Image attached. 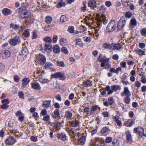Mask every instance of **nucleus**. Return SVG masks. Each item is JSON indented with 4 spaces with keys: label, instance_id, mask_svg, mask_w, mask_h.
Segmentation results:
<instances>
[{
    "label": "nucleus",
    "instance_id": "56",
    "mask_svg": "<svg viewBox=\"0 0 146 146\" xmlns=\"http://www.w3.org/2000/svg\"><path fill=\"white\" fill-rule=\"evenodd\" d=\"M18 95L20 98L24 99V94L22 92H20L18 93Z\"/></svg>",
    "mask_w": 146,
    "mask_h": 146
},
{
    "label": "nucleus",
    "instance_id": "24",
    "mask_svg": "<svg viewBox=\"0 0 146 146\" xmlns=\"http://www.w3.org/2000/svg\"><path fill=\"white\" fill-rule=\"evenodd\" d=\"M51 106L50 101H45L43 103L42 106L44 108H48Z\"/></svg>",
    "mask_w": 146,
    "mask_h": 146
},
{
    "label": "nucleus",
    "instance_id": "33",
    "mask_svg": "<svg viewBox=\"0 0 146 146\" xmlns=\"http://www.w3.org/2000/svg\"><path fill=\"white\" fill-rule=\"evenodd\" d=\"M59 117V110L58 109H56L53 114V117L54 118L58 117Z\"/></svg>",
    "mask_w": 146,
    "mask_h": 146
},
{
    "label": "nucleus",
    "instance_id": "50",
    "mask_svg": "<svg viewBox=\"0 0 146 146\" xmlns=\"http://www.w3.org/2000/svg\"><path fill=\"white\" fill-rule=\"evenodd\" d=\"M61 51L64 54H67L68 53V50L66 47H62L61 49Z\"/></svg>",
    "mask_w": 146,
    "mask_h": 146
},
{
    "label": "nucleus",
    "instance_id": "54",
    "mask_svg": "<svg viewBox=\"0 0 146 146\" xmlns=\"http://www.w3.org/2000/svg\"><path fill=\"white\" fill-rule=\"evenodd\" d=\"M33 34L32 38L33 39H35L37 38L38 35L36 32L35 31H33Z\"/></svg>",
    "mask_w": 146,
    "mask_h": 146
},
{
    "label": "nucleus",
    "instance_id": "60",
    "mask_svg": "<svg viewBox=\"0 0 146 146\" xmlns=\"http://www.w3.org/2000/svg\"><path fill=\"white\" fill-rule=\"evenodd\" d=\"M85 41L87 42H89L91 41V38L90 37H84Z\"/></svg>",
    "mask_w": 146,
    "mask_h": 146
},
{
    "label": "nucleus",
    "instance_id": "20",
    "mask_svg": "<svg viewBox=\"0 0 146 146\" xmlns=\"http://www.w3.org/2000/svg\"><path fill=\"white\" fill-rule=\"evenodd\" d=\"M2 12L4 15H8L11 14L12 11L11 10L7 8H4L2 10Z\"/></svg>",
    "mask_w": 146,
    "mask_h": 146
},
{
    "label": "nucleus",
    "instance_id": "29",
    "mask_svg": "<svg viewBox=\"0 0 146 146\" xmlns=\"http://www.w3.org/2000/svg\"><path fill=\"white\" fill-rule=\"evenodd\" d=\"M57 137L58 139L62 140L63 141L66 140V136L62 133L58 134Z\"/></svg>",
    "mask_w": 146,
    "mask_h": 146
},
{
    "label": "nucleus",
    "instance_id": "46",
    "mask_svg": "<svg viewBox=\"0 0 146 146\" xmlns=\"http://www.w3.org/2000/svg\"><path fill=\"white\" fill-rule=\"evenodd\" d=\"M121 46L120 44H116L113 47V49L118 50L121 48Z\"/></svg>",
    "mask_w": 146,
    "mask_h": 146
},
{
    "label": "nucleus",
    "instance_id": "42",
    "mask_svg": "<svg viewBox=\"0 0 146 146\" xmlns=\"http://www.w3.org/2000/svg\"><path fill=\"white\" fill-rule=\"evenodd\" d=\"M57 65L61 67H64L65 66L64 63L62 61H56Z\"/></svg>",
    "mask_w": 146,
    "mask_h": 146
},
{
    "label": "nucleus",
    "instance_id": "34",
    "mask_svg": "<svg viewBox=\"0 0 146 146\" xmlns=\"http://www.w3.org/2000/svg\"><path fill=\"white\" fill-rule=\"evenodd\" d=\"M39 80L41 83H47L50 81V80L48 79L45 78L43 77L40 78Z\"/></svg>",
    "mask_w": 146,
    "mask_h": 146
},
{
    "label": "nucleus",
    "instance_id": "7",
    "mask_svg": "<svg viewBox=\"0 0 146 146\" xmlns=\"http://www.w3.org/2000/svg\"><path fill=\"white\" fill-rule=\"evenodd\" d=\"M43 45L41 44L40 45V50L44 53V52L47 51L48 50H51L52 48V45L49 44H45L44 46L42 47Z\"/></svg>",
    "mask_w": 146,
    "mask_h": 146
},
{
    "label": "nucleus",
    "instance_id": "5",
    "mask_svg": "<svg viewBox=\"0 0 146 146\" xmlns=\"http://www.w3.org/2000/svg\"><path fill=\"white\" fill-rule=\"evenodd\" d=\"M21 41L20 37L19 36H16L13 38L10 39L9 42L11 45L15 46L19 44Z\"/></svg>",
    "mask_w": 146,
    "mask_h": 146
},
{
    "label": "nucleus",
    "instance_id": "63",
    "mask_svg": "<svg viewBox=\"0 0 146 146\" xmlns=\"http://www.w3.org/2000/svg\"><path fill=\"white\" fill-rule=\"evenodd\" d=\"M139 46L140 48L143 49L145 48V44L143 43H140L139 44Z\"/></svg>",
    "mask_w": 146,
    "mask_h": 146
},
{
    "label": "nucleus",
    "instance_id": "45",
    "mask_svg": "<svg viewBox=\"0 0 146 146\" xmlns=\"http://www.w3.org/2000/svg\"><path fill=\"white\" fill-rule=\"evenodd\" d=\"M141 35L143 36H146V28H144L140 31Z\"/></svg>",
    "mask_w": 146,
    "mask_h": 146
},
{
    "label": "nucleus",
    "instance_id": "3",
    "mask_svg": "<svg viewBox=\"0 0 146 146\" xmlns=\"http://www.w3.org/2000/svg\"><path fill=\"white\" fill-rule=\"evenodd\" d=\"M117 24L114 21H111L107 26L106 30L108 32H113L116 28Z\"/></svg>",
    "mask_w": 146,
    "mask_h": 146
},
{
    "label": "nucleus",
    "instance_id": "21",
    "mask_svg": "<svg viewBox=\"0 0 146 146\" xmlns=\"http://www.w3.org/2000/svg\"><path fill=\"white\" fill-rule=\"evenodd\" d=\"M98 106H93L91 108V110L90 111V114L91 115H94L96 113V111L98 109Z\"/></svg>",
    "mask_w": 146,
    "mask_h": 146
},
{
    "label": "nucleus",
    "instance_id": "15",
    "mask_svg": "<svg viewBox=\"0 0 146 146\" xmlns=\"http://www.w3.org/2000/svg\"><path fill=\"white\" fill-rule=\"evenodd\" d=\"M16 116L19 118V120L20 121H22L24 120V114L20 111H17L15 113Z\"/></svg>",
    "mask_w": 146,
    "mask_h": 146
},
{
    "label": "nucleus",
    "instance_id": "41",
    "mask_svg": "<svg viewBox=\"0 0 146 146\" xmlns=\"http://www.w3.org/2000/svg\"><path fill=\"white\" fill-rule=\"evenodd\" d=\"M130 96H125L124 99V102L127 104H129L130 103L131 99Z\"/></svg>",
    "mask_w": 146,
    "mask_h": 146
},
{
    "label": "nucleus",
    "instance_id": "55",
    "mask_svg": "<svg viewBox=\"0 0 146 146\" xmlns=\"http://www.w3.org/2000/svg\"><path fill=\"white\" fill-rule=\"evenodd\" d=\"M58 36L56 35H54L53 36L52 38V42L53 43H55L58 40Z\"/></svg>",
    "mask_w": 146,
    "mask_h": 146
},
{
    "label": "nucleus",
    "instance_id": "52",
    "mask_svg": "<svg viewBox=\"0 0 146 146\" xmlns=\"http://www.w3.org/2000/svg\"><path fill=\"white\" fill-rule=\"evenodd\" d=\"M141 81L143 83L145 84L146 83V78L144 75H142Z\"/></svg>",
    "mask_w": 146,
    "mask_h": 146
},
{
    "label": "nucleus",
    "instance_id": "27",
    "mask_svg": "<svg viewBox=\"0 0 146 146\" xmlns=\"http://www.w3.org/2000/svg\"><path fill=\"white\" fill-rule=\"evenodd\" d=\"M68 20V18L66 15H62L60 19V22L62 23H64L67 21Z\"/></svg>",
    "mask_w": 146,
    "mask_h": 146
},
{
    "label": "nucleus",
    "instance_id": "38",
    "mask_svg": "<svg viewBox=\"0 0 146 146\" xmlns=\"http://www.w3.org/2000/svg\"><path fill=\"white\" fill-rule=\"evenodd\" d=\"M9 26L11 28L15 30L18 29L19 28V26L17 25H15L13 23L11 24Z\"/></svg>",
    "mask_w": 146,
    "mask_h": 146
},
{
    "label": "nucleus",
    "instance_id": "40",
    "mask_svg": "<svg viewBox=\"0 0 146 146\" xmlns=\"http://www.w3.org/2000/svg\"><path fill=\"white\" fill-rule=\"evenodd\" d=\"M136 53L139 55H145V51L142 50L140 49H137L135 50Z\"/></svg>",
    "mask_w": 146,
    "mask_h": 146
},
{
    "label": "nucleus",
    "instance_id": "23",
    "mask_svg": "<svg viewBox=\"0 0 146 146\" xmlns=\"http://www.w3.org/2000/svg\"><path fill=\"white\" fill-rule=\"evenodd\" d=\"M53 51L55 53H58L60 51V48L58 45L56 44L53 46Z\"/></svg>",
    "mask_w": 146,
    "mask_h": 146
},
{
    "label": "nucleus",
    "instance_id": "18",
    "mask_svg": "<svg viewBox=\"0 0 146 146\" xmlns=\"http://www.w3.org/2000/svg\"><path fill=\"white\" fill-rule=\"evenodd\" d=\"M135 123V121L132 119L128 120L124 123V125L127 127H131Z\"/></svg>",
    "mask_w": 146,
    "mask_h": 146
},
{
    "label": "nucleus",
    "instance_id": "35",
    "mask_svg": "<svg viewBox=\"0 0 146 146\" xmlns=\"http://www.w3.org/2000/svg\"><path fill=\"white\" fill-rule=\"evenodd\" d=\"M85 141V138L84 137H81L78 141L79 144L83 145L84 144Z\"/></svg>",
    "mask_w": 146,
    "mask_h": 146
},
{
    "label": "nucleus",
    "instance_id": "30",
    "mask_svg": "<svg viewBox=\"0 0 146 146\" xmlns=\"http://www.w3.org/2000/svg\"><path fill=\"white\" fill-rule=\"evenodd\" d=\"M68 31L70 33L76 34L78 33V32L76 31H74V27L73 26H70L68 27Z\"/></svg>",
    "mask_w": 146,
    "mask_h": 146
},
{
    "label": "nucleus",
    "instance_id": "28",
    "mask_svg": "<svg viewBox=\"0 0 146 146\" xmlns=\"http://www.w3.org/2000/svg\"><path fill=\"white\" fill-rule=\"evenodd\" d=\"M76 45H78L80 47H82L83 46V43L80 38L76 39L75 40Z\"/></svg>",
    "mask_w": 146,
    "mask_h": 146
},
{
    "label": "nucleus",
    "instance_id": "57",
    "mask_svg": "<svg viewBox=\"0 0 146 146\" xmlns=\"http://www.w3.org/2000/svg\"><path fill=\"white\" fill-rule=\"evenodd\" d=\"M109 103L112 105L113 102V97H110L108 98Z\"/></svg>",
    "mask_w": 146,
    "mask_h": 146
},
{
    "label": "nucleus",
    "instance_id": "39",
    "mask_svg": "<svg viewBox=\"0 0 146 146\" xmlns=\"http://www.w3.org/2000/svg\"><path fill=\"white\" fill-rule=\"evenodd\" d=\"M83 85L85 87H89L92 85V84L90 81L87 80L86 81H84Z\"/></svg>",
    "mask_w": 146,
    "mask_h": 146
},
{
    "label": "nucleus",
    "instance_id": "26",
    "mask_svg": "<svg viewBox=\"0 0 146 146\" xmlns=\"http://www.w3.org/2000/svg\"><path fill=\"white\" fill-rule=\"evenodd\" d=\"M10 55V52L8 50H6L1 53V55L3 58L9 57Z\"/></svg>",
    "mask_w": 146,
    "mask_h": 146
},
{
    "label": "nucleus",
    "instance_id": "59",
    "mask_svg": "<svg viewBox=\"0 0 146 146\" xmlns=\"http://www.w3.org/2000/svg\"><path fill=\"white\" fill-rule=\"evenodd\" d=\"M5 68V66L2 63H0V72L3 71Z\"/></svg>",
    "mask_w": 146,
    "mask_h": 146
},
{
    "label": "nucleus",
    "instance_id": "22",
    "mask_svg": "<svg viewBox=\"0 0 146 146\" xmlns=\"http://www.w3.org/2000/svg\"><path fill=\"white\" fill-rule=\"evenodd\" d=\"M60 44L63 46H65L67 45L68 42L67 40L64 38H61L60 40Z\"/></svg>",
    "mask_w": 146,
    "mask_h": 146
},
{
    "label": "nucleus",
    "instance_id": "25",
    "mask_svg": "<svg viewBox=\"0 0 146 146\" xmlns=\"http://www.w3.org/2000/svg\"><path fill=\"white\" fill-rule=\"evenodd\" d=\"M61 125V122H56L54 125V129H55L56 130H59L60 129V127Z\"/></svg>",
    "mask_w": 146,
    "mask_h": 146
},
{
    "label": "nucleus",
    "instance_id": "62",
    "mask_svg": "<svg viewBox=\"0 0 146 146\" xmlns=\"http://www.w3.org/2000/svg\"><path fill=\"white\" fill-rule=\"evenodd\" d=\"M131 16V13L130 12H127L125 14V16L126 17L130 18Z\"/></svg>",
    "mask_w": 146,
    "mask_h": 146
},
{
    "label": "nucleus",
    "instance_id": "1",
    "mask_svg": "<svg viewBox=\"0 0 146 146\" xmlns=\"http://www.w3.org/2000/svg\"><path fill=\"white\" fill-rule=\"evenodd\" d=\"M105 18L104 16H100L99 14L96 15V19L97 21V26L94 29L95 33L93 34V37L96 39L97 38L101 32L99 27L101 26L102 23L104 25L107 23V21L104 19Z\"/></svg>",
    "mask_w": 146,
    "mask_h": 146
},
{
    "label": "nucleus",
    "instance_id": "53",
    "mask_svg": "<svg viewBox=\"0 0 146 146\" xmlns=\"http://www.w3.org/2000/svg\"><path fill=\"white\" fill-rule=\"evenodd\" d=\"M108 130V128L107 127H105L101 130V132L102 133H104L107 132Z\"/></svg>",
    "mask_w": 146,
    "mask_h": 146
},
{
    "label": "nucleus",
    "instance_id": "19",
    "mask_svg": "<svg viewBox=\"0 0 146 146\" xmlns=\"http://www.w3.org/2000/svg\"><path fill=\"white\" fill-rule=\"evenodd\" d=\"M69 123H68V124L72 127H75L78 126L79 123V121L76 120H75L72 121H70Z\"/></svg>",
    "mask_w": 146,
    "mask_h": 146
},
{
    "label": "nucleus",
    "instance_id": "32",
    "mask_svg": "<svg viewBox=\"0 0 146 146\" xmlns=\"http://www.w3.org/2000/svg\"><path fill=\"white\" fill-rule=\"evenodd\" d=\"M52 18L50 16H47L45 18V22L47 24H49L52 21Z\"/></svg>",
    "mask_w": 146,
    "mask_h": 146
},
{
    "label": "nucleus",
    "instance_id": "13",
    "mask_svg": "<svg viewBox=\"0 0 146 146\" xmlns=\"http://www.w3.org/2000/svg\"><path fill=\"white\" fill-rule=\"evenodd\" d=\"M98 1V0H90L88 3L89 6L93 9L98 7L96 2Z\"/></svg>",
    "mask_w": 146,
    "mask_h": 146
},
{
    "label": "nucleus",
    "instance_id": "2",
    "mask_svg": "<svg viewBox=\"0 0 146 146\" xmlns=\"http://www.w3.org/2000/svg\"><path fill=\"white\" fill-rule=\"evenodd\" d=\"M121 86L119 85H113L111 86V88L109 86H107L105 88V90L108 91V94L109 95L112 94L113 92L119 90L121 89Z\"/></svg>",
    "mask_w": 146,
    "mask_h": 146
},
{
    "label": "nucleus",
    "instance_id": "4",
    "mask_svg": "<svg viewBox=\"0 0 146 146\" xmlns=\"http://www.w3.org/2000/svg\"><path fill=\"white\" fill-rule=\"evenodd\" d=\"M31 13L29 10L24 9L19 11V15L22 18L25 19L29 17L31 15Z\"/></svg>",
    "mask_w": 146,
    "mask_h": 146
},
{
    "label": "nucleus",
    "instance_id": "8",
    "mask_svg": "<svg viewBox=\"0 0 146 146\" xmlns=\"http://www.w3.org/2000/svg\"><path fill=\"white\" fill-rule=\"evenodd\" d=\"M134 131L135 133H137V134L141 137H142L143 136L146 137V135L144 134V129L142 127H140L139 128H135L134 129Z\"/></svg>",
    "mask_w": 146,
    "mask_h": 146
},
{
    "label": "nucleus",
    "instance_id": "43",
    "mask_svg": "<svg viewBox=\"0 0 146 146\" xmlns=\"http://www.w3.org/2000/svg\"><path fill=\"white\" fill-rule=\"evenodd\" d=\"M102 47L105 49H110L111 47L110 44L107 43H104L102 46Z\"/></svg>",
    "mask_w": 146,
    "mask_h": 146
},
{
    "label": "nucleus",
    "instance_id": "11",
    "mask_svg": "<svg viewBox=\"0 0 146 146\" xmlns=\"http://www.w3.org/2000/svg\"><path fill=\"white\" fill-rule=\"evenodd\" d=\"M126 21L123 18H121L119 20L117 26V28L119 30L121 29L126 23Z\"/></svg>",
    "mask_w": 146,
    "mask_h": 146
},
{
    "label": "nucleus",
    "instance_id": "61",
    "mask_svg": "<svg viewBox=\"0 0 146 146\" xmlns=\"http://www.w3.org/2000/svg\"><path fill=\"white\" fill-rule=\"evenodd\" d=\"M14 79L15 81L18 82L20 80V78L17 76L15 75L14 77Z\"/></svg>",
    "mask_w": 146,
    "mask_h": 146
},
{
    "label": "nucleus",
    "instance_id": "6",
    "mask_svg": "<svg viewBox=\"0 0 146 146\" xmlns=\"http://www.w3.org/2000/svg\"><path fill=\"white\" fill-rule=\"evenodd\" d=\"M36 61L39 64H44L46 61V59L44 55L40 54L37 56Z\"/></svg>",
    "mask_w": 146,
    "mask_h": 146
},
{
    "label": "nucleus",
    "instance_id": "14",
    "mask_svg": "<svg viewBox=\"0 0 146 146\" xmlns=\"http://www.w3.org/2000/svg\"><path fill=\"white\" fill-rule=\"evenodd\" d=\"M16 141L15 139L12 136L9 137L5 141L6 144L12 145L14 144Z\"/></svg>",
    "mask_w": 146,
    "mask_h": 146
},
{
    "label": "nucleus",
    "instance_id": "17",
    "mask_svg": "<svg viewBox=\"0 0 146 146\" xmlns=\"http://www.w3.org/2000/svg\"><path fill=\"white\" fill-rule=\"evenodd\" d=\"M30 80L29 78H23L22 80L23 82L22 83V88H24L28 84Z\"/></svg>",
    "mask_w": 146,
    "mask_h": 146
},
{
    "label": "nucleus",
    "instance_id": "47",
    "mask_svg": "<svg viewBox=\"0 0 146 146\" xmlns=\"http://www.w3.org/2000/svg\"><path fill=\"white\" fill-rule=\"evenodd\" d=\"M121 1L124 6L127 7L129 5L128 3H129V1H128V0H121Z\"/></svg>",
    "mask_w": 146,
    "mask_h": 146
},
{
    "label": "nucleus",
    "instance_id": "51",
    "mask_svg": "<svg viewBox=\"0 0 146 146\" xmlns=\"http://www.w3.org/2000/svg\"><path fill=\"white\" fill-rule=\"evenodd\" d=\"M112 140V138L111 137H107L105 140V142L106 143H110L111 142Z\"/></svg>",
    "mask_w": 146,
    "mask_h": 146
},
{
    "label": "nucleus",
    "instance_id": "48",
    "mask_svg": "<svg viewBox=\"0 0 146 146\" xmlns=\"http://www.w3.org/2000/svg\"><path fill=\"white\" fill-rule=\"evenodd\" d=\"M65 4L62 1L59 2L58 4L57 5V7L58 8H60L64 6Z\"/></svg>",
    "mask_w": 146,
    "mask_h": 146
},
{
    "label": "nucleus",
    "instance_id": "37",
    "mask_svg": "<svg viewBox=\"0 0 146 146\" xmlns=\"http://www.w3.org/2000/svg\"><path fill=\"white\" fill-rule=\"evenodd\" d=\"M136 25L137 22L136 19L134 18H132L130 20V26L134 27L136 26Z\"/></svg>",
    "mask_w": 146,
    "mask_h": 146
},
{
    "label": "nucleus",
    "instance_id": "64",
    "mask_svg": "<svg viewBox=\"0 0 146 146\" xmlns=\"http://www.w3.org/2000/svg\"><path fill=\"white\" fill-rule=\"evenodd\" d=\"M30 139L31 141L35 142H36L37 141V139L35 137L32 136L31 137Z\"/></svg>",
    "mask_w": 146,
    "mask_h": 146
},
{
    "label": "nucleus",
    "instance_id": "16",
    "mask_svg": "<svg viewBox=\"0 0 146 146\" xmlns=\"http://www.w3.org/2000/svg\"><path fill=\"white\" fill-rule=\"evenodd\" d=\"M32 88L35 90H40L41 89V87L39 84L36 82H34L31 83Z\"/></svg>",
    "mask_w": 146,
    "mask_h": 146
},
{
    "label": "nucleus",
    "instance_id": "12",
    "mask_svg": "<svg viewBox=\"0 0 146 146\" xmlns=\"http://www.w3.org/2000/svg\"><path fill=\"white\" fill-rule=\"evenodd\" d=\"M126 137V141L127 143L131 144L132 143L133 140L131 134L130 133V131L128 130L125 132Z\"/></svg>",
    "mask_w": 146,
    "mask_h": 146
},
{
    "label": "nucleus",
    "instance_id": "31",
    "mask_svg": "<svg viewBox=\"0 0 146 146\" xmlns=\"http://www.w3.org/2000/svg\"><path fill=\"white\" fill-rule=\"evenodd\" d=\"M72 114L70 111H67L65 113V116L66 118L68 119H70L72 117Z\"/></svg>",
    "mask_w": 146,
    "mask_h": 146
},
{
    "label": "nucleus",
    "instance_id": "36",
    "mask_svg": "<svg viewBox=\"0 0 146 146\" xmlns=\"http://www.w3.org/2000/svg\"><path fill=\"white\" fill-rule=\"evenodd\" d=\"M44 42H46L51 43L52 41L51 37L46 36L43 39Z\"/></svg>",
    "mask_w": 146,
    "mask_h": 146
},
{
    "label": "nucleus",
    "instance_id": "49",
    "mask_svg": "<svg viewBox=\"0 0 146 146\" xmlns=\"http://www.w3.org/2000/svg\"><path fill=\"white\" fill-rule=\"evenodd\" d=\"M23 35L26 37H28L29 36L30 33L28 29H27L24 31L23 33Z\"/></svg>",
    "mask_w": 146,
    "mask_h": 146
},
{
    "label": "nucleus",
    "instance_id": "44",
    "mask_svg": "<svg viewBox=\"0 0 146 146\" xmlns=\"http://www.w3.org/2000/svg\"><path fill=\"white\" fill-rule=\"evenodd\" d=\"M27 5L26 3H22L21 7L19 9V11H21L22 10L25 9L27 7Z\"/></svg>",
    "mask_w": 146,
    "mask_h": 146
},
{
    "label": "nucleus",
    "instance_id": "58",
    "mask_svg": "<svg viewBox=\"0 0 146 146\" xmlns=\"http://www.w3.org/2000/svg\"><path fill=\"white\" fill-rule=\"evenodd\" d=\"M2 102L3 104H8L9 103V101L7 99H5L2 101Z\"/></svg>",
    "mask_w": 146,
    "mask_h": 146
},
{
    "label": "nucleus",
    "instance_id": "9",
    "mask_svg": "<svg viewBox=\"0 0 146 146\" xmlns=\"http://www.w3.org/2000/svg\"><path fill=\"white\" fill-rule=\"evenodd\" d=\"M121 96H130L131 93L129 91L128 88L127 87H125L123 89V91L121 93Z\"/></svg>",
    "mask_w": 146,
    "mask_h": 146
},
{
    "label": "nucleus",
    "instance_id": "10",
    "mask_svg": "<svg viewBox=\"0 0 146 146\" xmlns=\"http://www.w3.org/2000/svg\"><path fill=\"white\" fill-rule=\"evenodd\" d=\"M52 78H59L63 80L65 78V77L64 74L60 72H57L51 75Z\"/></svg>",
    "mask_w": 146,
    "mask_h": 146
}]
</instances>
